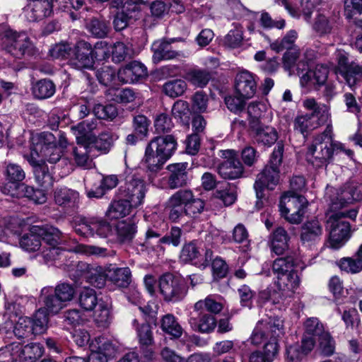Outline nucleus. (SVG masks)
Here are the masks:
<instances>
[{
    "mask_svg": "<svg viewBox=\"0 0 362 362\" xmlns=\"http://www.w3.org/2000/svg\"><path fill=\"white\" fill-rule=\"evenodd\" d=\"M32 146L30 155L28 156V162L34 166V174L36 182L44 188H49L53 184V177L42 160L49 163H57L62 160L64 150L67 146L65 135L56 132V135L50 132L36 134L31 137Z\"/></svg>",
    "mask_w": 362,
    "mask_h": 362,
    "instance_id": "f257e3e1",
    "label": "nucleus"
},
{
    "mask_svg": "<svg viewBox=\"0 0 362 362\" xmlns=\"http://www.w3.org/2000/svg\"><path fill=\"white\" fill-rule=\"evenodd\" d=\"M284 334L283 320L276 317H267L257 322L250 336L255 346L264 344L263 351H253L249 362H272L278 354V338Z\"/></svg>",
    "mask_w": 362,
    "mask_h": 362,
    "instance_id": "f03ea898",
    "label": "nucleus"
},
{
    "mask_svg": "<svg viewBox=\"0 0 362 362\" xmlns=\"http://www.w3.org/2000/svg\"><path fill=\"white\" fill-rule=\"evenodd\" d=\"M177 141L173 135L158 136L147 144L142 162L148 171L156 173L177 149Z\"/></svg>",
    "mask_w": 362,
    "mask_h": 362,
    "instance_id": "7ed1b4c3",
    "label": "nucleus"
},
{
    "mask_svg": "<svg viewBox=\"0 0 362 362\" xmlns=\"http://www.w3.org/2000/svg\"><path fill=\"white\" fill-rule=\"evenodd\" d=\"M284 153V145L281 143H277L274 148L269 163L257 175V180L254 184V188L257 199L256 207L260 209L262 207V200L264 197L263 191L265 188L273 189L279 183V166L282 162Z\"/></svg>",
    "mask_w": 362,
    "mask_h": 362,
    "instance_id": "20e7f679",
    "label": "nucleus"
},
{
    "mask_svg": "<svg viewBox=\"0 0 362 362\" xmlns=\"http://www.w3.org/2000/svg\"><path fill=\"white\" fill-rule=\"evenodd\" d=\"M332 127L328 124L325 131L316 137L313 144L309 146L305 154L306 160L316 168L325 165L332 158L334 151L344 149V145L333 141L332 137Z\"/></svg>",
    "mask_w": 362,
    "mask_h": 362,
    "instance_id": "39448f33",
    "label": "nucleus"
},
{
    "mask_svg": "<svg viewBox=\"0 0 362 362\" xmlns=\"http://www.w3.org/2000/svg\"><path fill=\"white\" fill-rule=\"evenodd\" d=\"M303 106L311 113L300 115L294 121V128L300 133L312 131L327 123L330 114L327 105L317 103L314 98H307L303 102Z\"/></svg>",
    "mask_w": 362,
    "mask_h": 362,
    "instance_id": "423d86ee",
    "label": "nucleus"
},
{
    "mask_svg": "<svg viewBox=\"0 0 362 362\" xmlns=\"http://www.w3.org/2000/svg\"><path fill=\"white\" fill-rule=\"evenodd\" d=\"M358 211L352 209L348 211H341L332 214L328 221L331 230L329 233V244L331 247L339 249L350 238V224L342 220V218L348 217L351 219L356 218Z\"/></svg>",
    "mask_w": 362,
    "mask_h": 362,
    "instance_id": "0eeeda50",
    "label": "nucleus"
},
{
    "mask_svg": "<svg viewBox=\"0 0 362 362\" xmlns=\"http://www.w3.org/2000/svg\"><path fill=\"white\" fill-rule=\"evenodd\" d=\"M308 202L301 195L293 192L285 193L281 198L279 209L281 215L292 223L302 221Z\"/></svg>",
    "mask_w": 362,
    "mask_h": 362,
    "instance_id": "6e6552de",
    "label": "nucleus"
},
{
    "mask_svg": "<svg viewBox=\"0 0 362 362\" xmlns=\"http://www.w3.org/2000/svg\"><path fill=\"white\" fill-rule=\"evenodd\" d=\"M40 230L41 241L43 240L48 246H42L41 250V256L45 262H49L62 257H66L65 252L58 247L62 237L61 231L53 226H40Z\"/></svg>",
    "mask_w": 362,
    "mask_h": 362,
    "instance_id": "1a4fd4ad",
    "label": "nucleus"
},
{
    "mask_svg": "<svg viewBox=\"0 0 362 362\" xmlns=\"http://www.w3.org/2000/svg\"><path fill=\"white\" fill-rule=\"evenodd\" d=\"M2 354H8L6 362H35L44 353V347L39 343H31L22 346L18 343H11L0 350Z\"/></svg>",
    "mask_w": 362,
    "mask_h": 362,
    "instance_id": "9d476101",
    "label": "nucleus"
},
{
    "mask_svg": "<svg viewBox=\"0 0 362 362\" xmlns=\"http://www.w3.org/2000/svg\"><path fill=\"white\" fill-rule=\"evenodd\" d=\"M96 127V124L94 122L91 123L88 122H83L71 128L76 129L81 133V136L86 137V141L89 146H91V150H96L101 153H107L113 143L112 136L109 132H103L95 137L92 131Z\"/></svg>",
    "mask_w": 362,
    "mask_h": 362,
    "instance_id": "9b49d317",
    "label": "nucleus"
},
{
    "mask_svg": "<svg viewBox=\"0 0 362 362\" xmlns=\"http://www.w3.org/2000/svg\"><path fill=\"white\" fill-rule=\"evenodd\" d=\"M159 290L164 300L172 303L182 300L187 293V288L184 281L169 273L160 276Z\"/></svg>",
    "mask_w": 362,
    "mask_h": 362,
    "instance_id": "f8f14e48",
    "label": "nucleus"
},
{
    "mask_svg": "<svg viewBox=\"0 0 362 362\" xmlns=\"http://www.w3.org/2000/svg\"><path fill=\"white\" fill-rule=\"evenodd\" d=\"M75 232L83 237L107 238L112 233L110 224L102 218H82L75 223Z\"/></svg>",
    "mask_w": 362,
    "mask_h": 362,
    "instance_id": "ddd939ff",
    "label": "nucleus"
},
{
    "mask_svg": "<svg viewBox=\"0 0 362 362\" xmlns=\"http://www.w3.org/2000/svg\"><path fill=\"white\" fill-rule=\"evenodd\" d=\"M147 189V185L143 179L133 177L120 187L119 193L120 197L126 199L133 207L137 208L144 203Z\"/></svg>",
    "mask_w": 362,
    "mask_h": 362,
    "instance_id": "4468645a",
    "label": "nucleus"
},
{
    "mask_svg": "<svg viewBox=\"0 0 362 362\" xmlns=\"http://www.w3.org/2000/svg\"><path fill=\"white\" fill-rule=\"evenodd\" d=\"M3 46L11 55L21 58L31 47V42L25 33H17L8 30L3 37Z\"/></svg>",
    "mask_w": 362,
    "mask_h": 362,
    "instance_id": "2eb2a0df",
    "label": "nucleus"
},
{
    "mask_svg": "<svg viewBox=\"0 0 362 362\" xmlns=\"http://www.w3.org/2000/svg\"><path fill=\"white\" fill-rule=\"evenodd\" d=\"M203 307L202 300H199L194 304V311L191 314L189 322L194 330L202 333H209L215 329L216 320L213 315L202 311Z\"/></svg>",
    "mask_w": 362,
    "mask_h": 362,
    "instance_id": "dca6fc26",
    "label": "nucleus"
},
{
    "mask_svg": "<svg viewBox=\"0 0 362 362\" xmlns=\"http://www.w3.org/2000/svg\"><path fill=\"white\" fill-rule=\"evenodd\" d=\"M69 62L77 69H90L93 67L94 60L91 45L84 40L78 41L71 52Z\"/></svg>",
    "mask_w": 362,
    "mask_h": 362,
    "instance_id": "f3484780",
    "label": "nucleus"
},
{
    "mask_svg": "<svg viewBox=\"0 0 362 362\" xmlns=\"http://www.w3.org/2000/svg\"><path fill=\"white\" fill-rule=\"evenodd\" d=\"M223 156L226 159L218 168V173L224 179L235 180L243 175L244 168L238 158L234 150L223 151Z\"/></svg>",
    "mask_w": 362,
    "mask_h": 362,
    "instance_id": "a211bd4d",
    "label": "nucleus"
},
{
    "mask_svg": "<svg viewBox=\"0 0 362 362\" xmlns=\"http://www.w3.org/2000/svg\"><path fill=\"white\" fill-rule=\"evenodd\" d=\"M90 353L87 362H108L117 351L112 341L105 337H97L90 344Z\"/></svg>",
    "mask_w": 362,
    "mask_h": 362,
    "instance_id": "6ab92c4d",
    "label": "nucleus"
},
{
    "mask_svg": "<svg viewBox=\"0 0 362 362\" xmlns=\"http://www.w3.org/2000/svg\"><path fill=\"white\" fill-rule=\"evenodd\" d=\"M182 230L179 227H172L169 233L161 238H159V233L148 230L146 233V239L141 245L146 250H156V247H159L160 244L173 245L175 247L178 246L181 242Z\"/></svg>",
    "mask_w": 362,
    "mask_h": 362,
    "instance_id": "aec40b11",
    "label": "nucleus"
},
{
    "mask_svg": "<svg viewBox=\"0 0 362 362\" xmlns=\"http://www.w3.org/2000/svg\"><path fill=\"white\" fill-rule=\"evenodd\" d=\"M337 66L334 68L335 74L338 78L341 76L349 87L354 86L353 76L358 66L354 62H349V54L344 50L337 49L335 52Z\"/></svg>",
    "mask_w": 362,
    "mask_h": 362,
    "instance_id": "412c9836",
    "label": "nucleus"
},
{
    "mask_svg": "<svg viewBox=\"0 0 362 362\" xmlns=\"http://www.w3.org/2000/svg\"><path fill=\"white\" fill-rule=\"evenodd\" d=\"M77 271L92 286L96 288H103L106 282L107 274L103 267L97 265H90L86 262H79L76 265Z\"/></svg>",
    "mask_w": 362,
    "mask_h": 362,
    "instance_id": "4be33fe9",
    "label": "nucleus"
},
{
    "mask_svg": "<svg viewBox=\"0 0 362 362\" xmlns=\"http://www.w3.org/2000/svg\"><path fill=\"white\" fill-rule=\"evenodd\" d=\"M18 244L19 247L25 252L33 253L40 251L41 255L42 250V242L40 238V226H32L29 228V230L24 233L22 235H19L18 230ZM16 236L14 238V239Z\"/></svg>",
    "mask_w": 362,
    "mask_h": 362,
    "instance_id": "5701e85b",
    "label": "nucleus"
},
{
    "mask_svg": "<svg viewBox=\"0 0 362 362\" xmlns=\"http://www.w3.org/2000/svg\"><path fill=\"white\" fill-rule=\"evenodd\" d=\"M76 136L77 144L73 149L74 159L78 166L89 168L92 165V160L90 158L93 151L91 146L88 145L84 136H81V133L76 129H71Z\"/></svg>",
    "mask_w": 362,
    "mask_h": 362,
    "instance_id": "b1692460",
    "label": "nucleus"
},
{
    "mask_svg": "<svg viewBox=\"0 0 362 362\" xmlns=\"http://www.w3.org/2000/svg\"><path fill=\"white\" fill-rule=\"evenodd\" d=\"M235 88L238 95L243 98L246 99L252 98L257 90L255 75L247 70L238 72L235 76Z\"/></svg>",
    "mask_w": 362,
    "mask_h": 362,
    "instance_id": "393cba45",
    "label": "nucleus"
},
{
    "mask_svg": "<svg viewBox=\"0 0 362 362\" xmlns=\"http://www.w3.org/2000/svg\"><path fill=\"white\" fill-rule=\"evenodd\" d=\"M147 75L146 66L139 62L134 61L120 68L117 78L123 83H134Z\"/></svg>",
    "mask_w": 362,
    "mask_h": 362,
    "instance_id": "a878e982",
    "label": "nucleus"
},
{
    "mask_svg": "<svg viewBox=\"0 0 362 362\" xmlns=\"http://www.w3.org/2000/svg\"><path fill=\"white\" fill-rule=\"evenodd\" d=\"M302 260L296 254L276 259L272 264L273 272L276 277L295 271V268L304 269Z\"/></svg>",
    "mask_w": 362,
    "mask_h": 362,
    "instance_id": "bb28decb",
    "label": "nucleus"
},
{
    "mask_svg": "<svg viewBox=\"0 0 362 362\" xmlns=\"http://www.w3.org/2000/svg\"><path fill=\"white\" fill-rule=\"evenodd\" d=\"M24 12L29 21H40L50 16L52 12V3L47 1L30 0Z\"/></svg>",
    "mask_w": 362,
    "mask_h": 362,
    "instance_id": "cd10ccee",
    "label": "nucleus"
},
{
    "mask_svg": "<svg viewBox=\"0 0 362 362\" xmlns=\"http://www.w3.org/2000/svg\"><path fill=\"white\" fill-rule=\"evenodd\" d=\"M183 197V189H180L174 193L168 201V218L173 222H178L186 216L185 202L187 199Z\"/></svg>",
    "mask_w": 362,
    "mask_h": 362,
    "instance_id": "c85d7f7f",
    "label": "nucleus"
},
{
    "mask_svg": "<svg viewBox=\"0 0 362 362\" xmlns=\"http://www.w3.org/2000/svg\"><path fill=\"white\" fill-rule=\"evenodd\" d=\"M183 197V189H180L174 193L168 201V218L173 222H178L186 216L185 202L187 199Z\"/></svg>",
    "mask_w": 362,
    "mask_h": 362,
    "instance_id": "c756f323",
    "label": "nucleus"
},
{
    "mask_svg": "<svg viewBox=\"0 0 362 362\" xmlns=\"http://www.w3.org/2000/svg\"><path fill=\"white\" fill-rule=\"evenodd\" d=\"M187 168V163H174L168 166L170 173L168 184L170 189H177L187 185L189 180Z\"/></svg>",
    "mask_w": 362,
    "mask_h": 362,
    "instance_id": "7c9ffc66",
    "label": "nucleus"
},
{
    "mask_svg": "<svg viewBox=\"0 0 362 362\" xmlns=\"http://www.w3.org/2000/svg\"><path fill=\"white\" fill-rule=\"evenodd\" d=\"M322 226L319 221L314 219L305 223L301 228L300 240L303 244L311 245L320 240Z\"/></svg>",
    "mask_w": 362,
    "mask_h": 362,
    "instance_id": "2f4dec72",
    "label": "nucleus"
},
{
    "mask_svg": "<svg viewBox=\"0 0 362 362\" xmlns=\"http://www.w3.org/2000/svg\"><path fill=\"white\" fill-rule=\"evenodd\" d=\"M40 302L43 303L42 308L49 315H56L66 306L54 293V288L49 286L44 287L41 290Z\"/></svg>",
    "mask_w": 362,
    "mask_h": 362,
    "instance_id": "473e14b6",
    "label": "nucleus"
},
{
    "mask_svg": "<svg viewBox=\"0 0 362 362\" xmlns=\"http://www.w3.org/2000/svg\"><path fill=\"white\" fill-rule=\"evenodd\" d=\"M328 69L322 64H317L313 69H310L300 76V84L303 86L322 85L327 81Z\"/></svg>",
    "mask_w": 362,
    "mask_h": 362,
    "instance_id": "72a5a7b5",
    "label": "nucleus"
},
{
    "mask_svg": "<svg viewBox=\"0 0 362 362\" xmlns=\"http://www.w3.org/2000/svg\"><path fill=\"white\" fill-rule=\"evenodd\" d=\"M171 42L164 40L155 41L151 45L153 51L152 59L154 63H158L163 60H169L176 58L179 53L172 49Z\"/></svg>",
    "mask_w": 362,
    "mask_h": 362,
    "instance_id": "f704fd0d",
    "label": "nucleus"
},
{
    "mask_svg": "<svg viewBox=\"0 0 362 362\" xmlns=\"http://www.w3.org/2000/svg\"><path fill=\"white\" fill-rule=\"evenodd\" d=\"M255 139L258 144L264 146H272L278 139L276 130L271 126L253 125Z\"/></svg>",
    "mask_w": 362,
    "mask_h": 362,
    "instance_id": "c9c22d12",
    "label": "nucleus"
},
{
    "mask_svg": "<svg viewBox=\"0 0 362 362\" xmlns=\"http://www.w3.org/2000/svg\"><path fill=\"white\" fill-rule=\"evenodd\" d=\"M289 236L282 227L276 228L269 237L271 250L277 255H282L288 248Z\"/></svg>",
    "mask_w": 362,
    "mask_h": 362,
    "instance_id": "e433bc0d",
    "label": "nucleus"
},
{
    "mask_svg": "<svg viewBox=\"0 0 362 362\" xmlns=\"http://www.w3.org/2000/svg\"><path fill=\"white\" fill-rule=\"evenodd\" d=\"M276 286L286 296H291L300 286V278L296 271L276 278Z\"/></svg>",
    "mask_w": 362,
    "mask_h": 362,
    "instance_id": "4c0bfd02",
    "label": "nucleus"
},
{
    "mask_svg": "<svg viewBox=\"0 0 362 362\" xmlns=\"http://www.w3.org/2000/svg\"><path fill=\"white\" fill-rule=\"evenodd\" d=\"M86 185L87 196L90 198H100L105 194V190L113 189L118 184V179L116 175H112L104 177L100 185L95 189L88 188L89 182L88 178L85 179Z\"/></svg>",
    "mask_w": 362,
    "mask_h": 362,
    "instance_id": "58836bf2",
    "label": "nucleus"
},
{
    "mask_svg": "<svg viewBox=\"0 0 362 362\" xmlns=\"http://www.w3.org/2000/svg\"><path fill=\"white\" fill-rule=\"evenodd\" d=\"M33 96L39 100L51 98L55 93L54 83L49 79H40L32 83Z\"/></svg>",
    "mask_w": 362,
    "mask_h": 362,
    "instance_id": "ea45409f",
    "label": "nucleus"
},
{
    "mask_svg": "<svg viewBox=\"0 0 362 362\" xmlns=\"http://www.w3.org/2000/svg\"><path fill=\"white\" fill-rule=\"evenodd\" d=\"M131 271L129 267H110L107 269L108 279L119 287H127L131 282Z\"/></svg>",
    "mask_w": 362,
    "mask_h": 362,
    "instance_id": "a19ab883",
    "label": "nucleus"
},
{
    "mask_svg": "<svg viewBox=\"0 0 362 362\" xmlns=\"http://www.w3.org/2000/svg\"><path fill=\"white\" fill-rule=\"evenodd\" d=\"M184 199L185 201L186 216L189 217H196L203 212L204 209V202L202 199L195 197L192 191L189 189H183Z\"/></svg>",
    "mask_w": 362,
    "mask_h": 362,
    "instance_id": "79ce46f5",
    "label": "nucleus"
},
{
    "mask_svg": "<svg viewBox=\"0 0 362 362\" xmlns=\"http://www.w3.org/2000/svg\"><path fill=\"white\" fill-rule=\"evenodd\" d=\"M78 193L66 187L57 188L54 193V202L59 206H71L78 200Z\"/></svg>",
    "mask_w": 362,
    "mask_h": 362,
    "instance_id": "37998d69",
    "label": "nucleus"
},
{
    "mask_svg": "<svg viewBox=\"0 0 362 362\" xmlns=\"http://www.w3.org/2000/svg\"><path fill=\"white\" fill-rule=\"evenodd\" d=\"M92 311L93 320L98 327H107L110 324V303L107 300H100V303Z\"/></svg>",
    "mask_w": 362,
    "mask_h": 362,
    "instance_id": "c03bdc74",
    "label": "nucleus"
},
{
    "mask_svg": "<svg viewBox=\"0 0 362 362\" xmlns=\"http://www.w3.org/2000/svg\"><path fill=\"white\" fill-rule=\"evenodd\" d=\"M102 298L98 299L94 289L85 287L78 296V303L85 311H92L100 303Z\"/></svg>",
    "mask_w": 362,
    "mask_h": 362,
    "instance_id": "a18cd8bd",
    "label": "nucleus"
},
{
    "mask_svg": "<svg viewBox=\"0 0 362 362\" xmlns=\"http://www.w3.org/2000/svg\"><path fill=\"white\" fill-rule=\"evenodd\" d=\"M133 208L131 203L121 197L119 200L112 202L107 211V216L112 219L122 218L128 215Z\"/></svg>",
    "mask_w": 362,
    "mask_h": 362,
    "instance_id": "49530a36",
    "label": "nucleus"
},
{
    "mask_svg": "<svg viewBox=\"0 0 362 362\" xmlns=\"http://www.w3.org/2000/svg\"><path fill=\"white\" fill-rule=\"evenodd\" d=\"M334 26V21L322 13H318L312 24L313 30L320 37L330 34Z\"/></svg>",
    "mask_w": 362,
    "mask_h": 362,
    "instance_id": "de8ad7c7",
    "label": "nucleus"
},
{
    "mask_svg": "<svg viewBox=\"0 0 362 362\" xmlns=\"http://www.w3.org/2000/svg\"><path fill=\"white\" fill-rule=\"evenodd\" d=\"M135 223L132 221H122L116 225L117 238L120 242L126 243L131 241L137 230Z\"/></svg>",
    "mask_w": 362,
    "mask_h": 362,
    "instance_id": "09e8293b",
    "label": "nucleus"
},
{
    "mask_svg": "<svg viewBox=\"0 0 362 362\" xmlns=\"http://www.w3.org/2000/svg\"><path fill=\"white\" fill-rule=\"evenodd\" d=\"M5 175L8 182L4 184L2 187H7L8 189H12L13 187L19 185L25 176L21 167L14 163L7 165Z\"/></svg>",
    "mask_w": 362,
    "mask_h": 362,
    "instance_id": "8fccbe9b",
    "label": "nucleus"
},
{
    "mask_svg": "<svg viewBox=\"0 0 362 362\" xmlns=\"http://www.w3.org/2000/svg\"><path fill=\"white\" fill-rule=\"evenodd\" d=\"M160 327L164 332L173 338H179L182 334V327L175 317L171 314H167L163 317Z\"/></svg>",
    "mask_w": 362,
    "mask_h": 362,
    "instance_id": "3c124183",
    "label": "nucleus"
},
{
    "mask_svg": "<svg viewBox=\"0 0 362 362\" xmlns=\"http://www.w3.org/2000/svg\"><path fill=\"white\" fill-rule=\"evenodd\" d=\"M32 319L21 316L15 322L13 332L18 339L28 338L33 334Z\"/></svg>",
    "mask_w": 362,
    "mask_h": 362,
    "instance_id": "603ef678",
    "label": "nucleus"
},
{
    "mask_svg": "<svg viewBox=\"0 0 362 362\" xmlns=\"http://www.w3.org/2000/svg\"><path fill=\"white\" fill-rule=\"evenodd\" d=\"M172 114L182 124L189 125L191 111L187 102L181 100L176 101L173 106Z\"/></svg>",
    "mask_w": 362,
    "mask_h": 362,
    "instance_id": "864d4df0",
    "label": "nucleus"
},
{
    "mask_svg": "<svg viewBox=\"0 0 362 362\" xmlns=\"http://www.w3.org/2000/svg\"><path fill=\"white\" fill-rule=\"evenodd\" d=\"M110 49H111L112 60L114 63H120L132 56V49L122 42H115Z\"/></svg>",
    "mask_w": 362,
    "mask_h": 362,
    "instance_id": "5fc2aeb1",
    "label": "nucleus"
},
{
    "mask_svg": "<svg viewBox=\"0 0 362 362\" xmlns=\"http://www.w3.org/2000/svg\"><path fill=\"white\" fill-rule=\"evenodd\" d=\"M297 39V33L295 30H290L281 40H276L270 43V47L272 50L280 52L284 49L290 50L291 49L297 48L294 43Z\"/></svg>",
    "mask_w": 362,
    "mask_h": 362,
    "instance_id": "6e6d98bb",
    "label": "nucleus"
},
{
    "mask_svg": "<svg viewBox=\"0 0 362 362\" xmlns=\"http://www.w3.org/2000/svg\"><path fill=\"white\" fill-rule=\"evenodd\" d=\"M187 89V83L182 79H173L165 82L163 91L170 98H176L182 95Z\"/></svg>",
    "mask_w": 362,
    "mask_h": 362,
    "instance_id": "4d7b16f0",
    "label": "nucleus"
},
{
    "mask_svg": "<svg viewBox=\"0 0 362 362\" xmlns=\"http://www.w3.org/2000/svg\"><path fill=\"white\" fill-rule=\"evenodd\" d=\"M231 29L225 36L224 45L230 48H238L243 45V28L239 24H233Z\"/></svg>",
    "mask_w": 362,
    "mask_h": 362,
    "instance_id": "13d9d810",
    "label": "nucleus"
},
{
    "mask_svg": "<svg viewBox=\"0 0 362 362\" xmlns=\"http://www.w3.org/2000/svg\"><path fill=\"white\" fill-rule=\"evenodd\" d=\"M361 189H362V186H357L356 184H351L346 187L338 198L340 206L343 207L347 203L361 199Z\"/></svg>",
    "mask_w": 362,
    "mask_h": 362,
    "instance_id": "bf43d9fd",
    "label": "nucleus"
},
{
    "mask_svg": "<svg viewBox=\"0 0 362 362\" xmlns=\"http://www.w3.org/2000/svg\"><path fill=\"white\" fill-rule=\"evenodd\" d=\"M201 253L194 243L186 244L182 247L180 258L184 262H193L194 264L202 262Z\"/></svg>",
    "mask_w": 362,
    "mask_h": 362,
    "instance_id": "052dcab7",
    "label": "nucleus"
},
{
    "mask_svg": "<svg viewBox=\"0 0 362 362\" xmlns=\"http://www.w3.org/2000/svg\"><path fill=\"white\" fill-rule=\"evenodd\" d=\"M48 315L44 308H39L36 311L32 319L33 334H40L46 331L49 321Z\"/></svg>",
    "mask_w": 362,
    "mask_h": 362,
    "instance_id": "680f3d73",
    "label": "nucleus"
},
{
    "mask_svg": "<svg viewBox=\"0 0 362 362\" xmlns=\"http://www.w3.org/2000/svg\"><path fill=\"white\" fill-rule=\"evenodd\" d=\"M1 190L4 194L10 195L12 197H27L31 199L35 189L23 183H20L16 185V187H13L12 189H8L7 187H1Z\"/></svg>",
    "mask_w": 362,
    "mask_h": 362,
    "instance_id": "e2e57ef3",
    "label": "nucleus"
},
{
    "mask_svg": "<svg viewBox=\"0 0 362 362\" xmlns=\"http://www.w3.org/2000/svg\"><path fill=\"white\" fill-rule=\"evenodd\" d=\"M267 110L264 103L259 102H252L247 106V114L251 127L258 125L259 119L262 117Z\"/></svg>",
    "mask_w": 362,
    "mask_h": 362,
    "instance_id": "0e129e2a",
    "label": "nucleus"
},
{
    "mask_svg": "<svg viewBox=\"0 0 362 362\" xmlns=\"http://www.w3.org/2000/svg\"><path fill=\"white\" fill-rule=\"evenodd\" d=\"M133 326L136 327L139 342L142 346H149L153 342L151 327L148 324L139 325L136 320H134Z\"/></svg>",
    "mask_w": 362,
    "mask_h": 362,
    "instance_id": "69168bd1",
    "label": "nucleus"
},
{
    "mask_svg": "<svg viewBox=\"0 0 362 362\" xmlns=\"http://www.w3.org/2000/svg\"><path fill=\"white\" fill-rule=\"evenodd\" d=\"M54 293L64 304L71 301L75 295V288L69 284L62 283L54 288Z\"/></svg>",
    "mask_w": 362,
    "mask_h": 362,
    "instance_id": "338daca9",
    "label": "nucleus"
},
{
    "mask_svg": "<svg viewBox=\"0 0 362 362\" xmlns=\"http://www.w3.org/2000/svg\"><path fill=\"white\" fill-rule=\"evenodd\" d=\"M341 270L351 274H356L362 271V259L354 257H344L339 261Z\"/></svg>",
    "mask_w": 362,
    "mask_h": 362,
    "instance_id": "774afa93",
    "label": "nucleus"
}]
</instances>
